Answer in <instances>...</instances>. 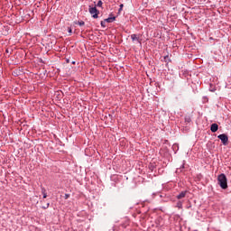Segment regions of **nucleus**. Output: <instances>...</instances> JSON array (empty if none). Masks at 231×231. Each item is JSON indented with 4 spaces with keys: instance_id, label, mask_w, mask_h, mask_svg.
Segmentation results:
<instances>
[{
    "instance_id": "nucleus-1",
    "label": "nucleus",
    "mask_w": 231,
    "mask_h": 231,
    "mask_svg": "<svg viewBox=\"0 0 231 231\" xmlns=\"http://www.w3.org/2000/svg\"><path fill=\"white\" fill-rule=\"evenodd\" d=\"M218 185L221 187V189H228V182L226 179V175L224 173H221L217 177Z\"/></svg>"
},
{
    "instance_id": "nucleus-2",
    "label": "nucleus",
    "mask_w": 231,
    "mask_h": 231,
    "mask_svg": "<svg viewBox=\"0 0 231 231\" xmlns=\"http://www.w3.org/2000/svg\"><path fill=\"white\" fill-rule=\"evenodd\" d=\"M88 12L92 15L93 19H98V14H100V11L97 9V6H94V7L89 6Z\"/></svg>"
},
{
    "instance_id": "nucleus-3",
    "label": "nucleus",
    "mask_w": 231,
    "mask_h": 231,
    "mask_svg": "<svg viewBox=\"0 0 231 231\" xmlns=\"http://www.w3.org/2000/svg\"><path fill=\"white\" fill-rule=\"evenodd\" d=\"M217 138L221 140L223 145H228V135L226 134H219Z\"/></svg>"
},
{
    "instance_id": "nucleus-4",
    "label": "nucleus",
    "mask_w": 231,
    "mask_h": 231,
    "mask_svg": "<svg viewBox=\"0 0 231 231\" xmlns=\"http://www.w3.org/2000/svg\"><path fill=\"white\" fill-rule=\"evenodd\" d=\"M217 129H219V125L217 124H212L210 126L211 133H217Z\"/></svg>"
},
{
    "instance_id": "nucleus-5",
    "label": "nucleus",
    "mask_w": 231,
    "mask_h": 231,
    "mask_svg": "<svg viewBox=\"0 0 231 231\" xmlns=\"http://www.w3.org/2000/svg\"><path fill=\"white\" fill-rule=\"evenodd\" d=\"M185 196H187V191H181V192L177 196V199H183V198H185Z\"/></svg>"
},
{
    "instance_id": "nucleus-6",
    "label": "nucleus",
    "mask_w": 231,
    "mask_h": 231,
    "mask_svg": "<svg viewBox=\"0 0 231 231\" xmlns=\"http://www.w3.org/2000/svg\"><path fill=\"white\" fill-rule=\"evenodd\" d=\"M131 39H132L133 42H140V39L138 38V36L136 34H132Z\"/></svg>"
},
{
    "instance_id": "nucleus-7",
    "label": "nucleus",
    "mask_w": 231,
    "mask_h": 231,
    "mask_svg": "<svg viewBox=\"0 0 231 231\" xmlns=\"http://www.w3.org/2000/svg\"><path fill=\"white\" fill-rule=\"evenodd\" d=\"M116 19V17H108L106 19H105V23H113V21H115Z\"/></svg>"
},
{
    "instance_id": "nucleus-8",
    "label": "nucleus",
    "mask_w": 231,
    "mask_h": 231,
    "mask_svg": "<svg viewBox=\"0 0 231 231\" xmlns=\"http://www.w3.org/2000/svg\"><path fill=\"white\" fill-rule=\"evenodd\" d=\"M42 194L43 196V199H46V198H48V194L46 193V189L42 188Z\"/></svg>"
},
{
    "instance_id": "nucleus-9",
    "label": "nucleus",
    "mask_w": 231,
    "mask_h": 231,
    "mask_svg": "<svg viewBox=\"0 0 231 231\" xmlns=\"http://www.w3.org/2000/svg\"><path fill=\"white\" fill-rule=\"evenodd\" d=\"M50 208V203H47L42 207V208H43L44 210H46V208Z\"/></svg>"
},
{
    "instance_id": "nucleus-10",
    "label": "nucleus",
    "mask_w": 231,
    "mask_h": 231,
    "mask_svg": "<svg viewBox=\"0 0 231 231\" xmlns=\"http://www.w3.org/2000/svg\"><path fill=\"white\" fill-rule=\"evenodd\" d=\"M102 5H103L102 0H99V1L97 2V6H98L99 8H102Z\"/></svg>"
},
{
    "instance_id": "nucleus-11",
    "label": "nucleus",
    "mask_w": 231,
    "mask_h": 231,
    "mask_svg": "<svg viewBox=\"0 0 231 231\" xmlns=\"http://www.w3.org/2000/svg\"><path fill=\"white\" fill-rule=\"evenodd\" d=\"M78 24H79V26H84L85 23H84V21H81V22H79Z\"/></svg>"
},
{
    "instance_id": "nucleus-12",
    "label": "nucleus",
    "mask_w": 231,
    "mask_h": 231,
    "mask_svg": "<svg viewBox=\"0 0 231 231\" xmlns=\"http://www.w3.org/2000/svg\"><path fill=\"white\" fill-rule=\"evenodd\" d=\"M101 26H102V28H106V22L101 21Z\"/></svg>"
},
{
    "instance_id": "nucleus-13",
    "label": "nucleus",
    "mask_w": 231,
    "mask_h": 231,
    "mask_svg": "<svg viewBox=\"0 0 231 231\" xmlns=\"http://www.w3.org/2000/svg\"><path fill=\"white\" fill-rule=\"evenodd\" d=\"M68 32H69V35H71V33H73V31L71 30V27L68 28Z\"/></svg>"
},
{
    "instance_id": "nucleus-14",
    "label": "nucleus",
    "mask_w": 231,
    "mask_h": 231,
    "mask_svg": "<svg viewBox=\"0 0 231 231\" xmlns=\"http://www.w3.org/2000/svg\"><path fill=\"white\" fill-rule=\"evenodd\" d=\"M123 8H124V4H121L120 7H119V12H121L123 10Z\"/></svg>"
},
{
    "instance_id": "nucleus-15",
    "label": "nucleus",
    "mask_w": 231,
    "mask_h": 231,
    "mask_svg": "<svg viewBox=\"0 0 231 231\" xmlns=\"http://www.w3.org/2000/svg\"><path fill=\"white\" fill-rule=\"evenodd\" d=\"M68 198H69V194H66V195H65V199H68Z\"/></svg>"
},
{
    "instance_id": "nucleus-16",
    "label": "nucleus",
    "mask_w": 231,
    "mask_h": 231,
    "mask_svg": "<svg viewBox=\"0 0 231 231\" xmlns=\"http://www.w3.org/2000/svg\"><path fill=\"white\" fill-rule=\"evenodd\" d=\"M169 58V56H166L164 59H168Z\"/></svg>"
},
{
    "instance_id": "nucleus-17",
    "label": "nucleus",
    "mask_w": 231,
    "mask_h": 231,
    "mask_svg": "<svg viewBox=\"0 0 231 231\" xmlns=\"http://www.w3.org/2000/svg\"><path fill=\"white\" fill-rule=\"evenodd\" d=\"M72 64H75V61H72Z\"/></svg>"
}]
</instances>
